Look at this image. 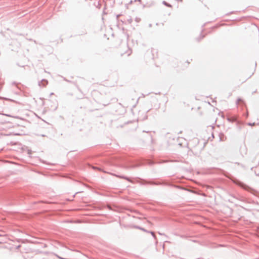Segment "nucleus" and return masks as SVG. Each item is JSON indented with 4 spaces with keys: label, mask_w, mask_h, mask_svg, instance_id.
Listing matches in <instances>:
<instances>
[{
    "label": "nucleus",
    "mask_w": 259,
    "mask_h": 259,
    "mask_svg": "<svg viewBox=\"0 0 259 259\" xmlns=\"http://www.w3.org/2000/svg\"><path fill=\"white\" fill-rule=\"evenodd\" d=\"M240 102H241V100L240 99H239L238 100V103H239Z\"/></svg>",
    "instance_id": "3"
},
{
    "label": "nucleus",
    "mask_w": 259,
    "mask_h": 259,
    "mask_svg": "<svg viewBox=\"0 0 259 259\" xmlns=\"http://www.w3.org/2000/svg\"><path fill=\"white\" fill-rule=\"evenodd\" d=\"M20 245H19V246H17V248H19V247H20Z\"/></svg>",
    "instance_id": "4"
},
{
    "label": "nucleus",
    "mask_w": 259,
    "mask_h": 259,
    "mask_svg": "<svg viewBox=\"0 0 259 259\" xmlns=\"http://www.w3.org/2000/svg\"><path fill=\"white\" fill-rule=\"evenodd\" d=\"M199 141L197 138H194L189 143V146L192 149H197L198 148Z\"/></svg>",
    "instance_id": "1"
},
{
    "label": "nucleus",
    "mask_w": 259,
    "mask_h": 259,
    "mask_svg": "<svg viewBox=\"0 0 259 259\" xmlns=\"http://www.w3.org/2000/svg\"><path fill=\"white\" fill-rule=\"evenodd\" d=\"M132 53V51L131 49H130L128 48H126L125 49V51L121 53V56H129L131 55Z\"/></svg>",
    "instance_id": "2"
}]
</instances>
